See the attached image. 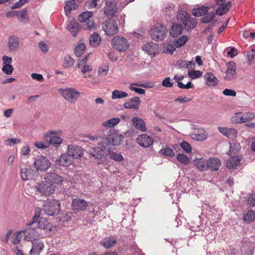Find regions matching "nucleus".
<instances>
[{
	"instance_id": "nucleus-1",
	"label": "nucleus",
	"mask_w": 255,
	"mask_h": 255,
	"mask_svg": "<svg viewBox=\"0 0 255 255\" xmlns=\"http://www.w3.org/2000/svg\"><path fill=\"white\" fill-rule=\"evenodd\" d=\"M177 19L178 21L182 22L184 28L187 31H191L194 29L197 24V20L190 16V15L183 10H179L177 14Z\"/></svg>"
},
{
	"instance_id": "nucleus-2",
	"label": "nucleus",
	"mask_w": 255,
	"mask_h": 255,
	"mask_svg": "<svg viewBox=\"0 0 255 255\" xmlns=\"http://www.w3.org/2000/svg\"><path fill=\"white\" fill-rule=\"evenodd\" d=\"M42 210L48 216L57 215L61 210L60 202L55 199L48 200L44 202Z\"/></svg>"
},
{
	"instance_id": "nucleus-3",
	"label": "nucleus",
	"mask_w": 255,
	"mask_h": 255,
	"mask_svg": "<svg viewBox=\"0 0 255 255\" xmlns=\"http://www.w3.org/2000/svg\"><path fill=\"white\" fill-rule=\"evenodd\" d=\"M59 92L64 99L71 104H75L80 95L79 92L72 88L60 89Z\"/></svg>"
},
{
	"instance_id": "nucleus-4",
	"label": "nucleus",
	"mask_w": 255,
	"mask_h": 255,
	"mask_svg": "<svg viewBox=\"0 0 255 255\" xmlns=\"http://www.w3.org/2000/svg\"><path fill=\"white\" fill-rule=\"evenodd\" d=\"M113 48L120 52L126 51L129 47V43L128 40L120 36H116L113 37L111 41Z\"/></svg>"
},
{
	"instance_id": "nucleus-5",
	"label": "nucleus",
	"mask_w": 255,
	"mask_h": 255,
	"mask_svg": "<svg viewBox=\"0 0 255 255\" xmlns=\"http://www.w3.org/2000/svg\"><path fill=\"white\" fill-rule=\"evenodd\" d=\"M102 29L108 36H111L118 32L119 27L115 19L109 18L102 23Z\"/></svg>"
},
{
	"instance_id": "nucleus-6",
	"label": "nucleus",
	"mask_w": 255,
	"mask_h": 255,
	"mask_svg": "<svg viewBox=\"0 0 255 255\" xmlns=\"http://www.w3.org/2000/svg\"><path fill=\"white\" fill-rule=\"evenodd\" d=\"M166 33V27L161 24H157L150 32L152 39L156 41L162 40L165 37Z\"/></svg>"
},
{
	"instance_id": "nucleus-7",
	"label": "nucleus",
	"mask_w": 255,
	"mask_h": 255,
	"mask_svg": "<svg viewBox=\"0 0 255 255\" xmlns=\"http://www.w3.org/2000/svg\"><path fill=\"white\" fill-rule=\"evenodd\" d=\"M33 164L37 171H45L51 166L49 160L43 155L37 156Z\"/></svg>"
},
{
	"instance_id": "nucleus-8",
	"label": "nucleus",
	"mask_w": 255,
	"mask_h": 255,
	"mask_svg": "<svg viewBox=\"0 0 255 255\" xmlns=\"http://www.w3.org/2000/svg\"><path fill=\"white\" fill-rule=\"evenodd\" d=\"M45 182L55 186L61 185L63 181V178L54 172L49 171L45 173L44 177Z\"/></svg>"
},
{
	"instance_id": "nucleus-9",
	"label": "nucleus",
	"mask_w": 255,
	"mask_h": 255,
	"mask_svg": "<svg viewBox=\"0 0 255 255\" xmlns=\"http://www.w3.org/2000/svg\"><path fill=\"white\" fill-rule=\"evenodd\" d=\"M88 206L89 204L87 201L83 199L77 198L72 200L71 209L75 213L83 212L87 209Z\"/></svg>"
},
{
	"instance_id": "nucleus-10",
	"label": "nucleus",
	"mask_w": 255,
	"mask_h": 255,
	"mask_svg": "<svg viewBox=\"0 0 255 255\" xmlns=\"http://www.w3.org/2000/svg\"><path fill=\"white\" fill-rule=\"evenodd\" d=\"M36 190L42 195L49 196L54 191V186L47 182L37 184Z\"/></svg>"
},
{
	"instance_id": "nucleus-11",
	"label": "nucleus",
	"mask_w": 255,
	"mask_h": 255,
	"mask_svg": "<svg viewBox=\"0 0 255 255\" xmlns=\"http://www.w3.org/2000/svg\"><path fill=\"white\" fill-rule=\"evenodd\" d=\"M20 175L23 181L30 180L35 177V171L30 166L20 165Z\"/></svg>"
},
{
	"instance_id": "nucleus-12",
	"label": "nucleus",
	"mask_w": 255,
	"mask_h": 255,
	"mask_svg": "<svg viewBox=\"0 0 255 255\" xmlns=\"http://www.w3.org/2000/svg\"><path fill=\"white\" fill-rule=\"evenodd\" d=\"M67 153L70 155L72 159L78 158L83 156V150L80 146L69 145Z\"/></svg>"
},
{
	"instance_id": "nucleus-13",
	"label": "nucleus",
	"mask_w": 255,
	"mask_h": 255,
	"mask_svg": "<svg viewBox=\"0 0 255 255\" xmlns=\"http://www.w3.org/2000/svg\"><path fill=\"white\" fill-rule=\"evenodd\" d=\"M227 66L226 76L224 77V79L227 81H231L236 79L237 77L236 63L233 61H230L227 63Z\"/></svg>"
},
{
	"instance_id": "nucleus-14",
	"label": "nucleus",
	"mask_w": 255,
	"mask_h": 255,
	"mask_svg": "<svg viewBox=\"0 0 255 255\" xmlns=\"http://www.w3.org/2000/svg\"><path fill=\"white\" fill-rule=\"evenodd\" d=\"M136 141L141 146L146 148L153 144V139L146 134H142L137 137Z\"/></svg>"
},
{
	"instance_id": "nucleus-15",
	"label": "nucleus",
	"mask_w": 255,
	"mask_h": 255,
	"mask_svg": "<svg viewBox=\"0 0 255 255\" xmlns=\"http://www.w3.org/2000/svg\"><path fill=\"white\" fill-rule=\"evenodd\" d=\"M24 234V239L28 241L36 240V238L39 237L38 229L33 226L25 230Z\"/></svg>"
},
{
	"instance_id": "nucleus-16",
	"label": "nucleus",
	"mask_w": 255,
	"mask_h": 255,
	"mask_svg": "<svg viewBox=\"0 0 255 255\" xmlns=\"http://www.w3.org/2000/svg\"><path fill=\"white\" fill-rule=\"evenodd\" d=\"M117 9L116 3L108 1L104 8V13L108 17H114L117 12Z\"/></svg>"
},
{
	"instance_id": "nucleus-17",
	"label": "nucleus",
	"mask_w": 255,
	"mask_h": 255,
	"mask_svg": "<svg viewBox=\"0 0 255 255\" xmlns=\"http://www.w3.org/2000/svg\"><path fill=\"white\" fill-rule=\"evenodd\" d=\"M82 0H69L66 2L64 7V11L67 16L70 14L72 10H75L78 8L79 4Z\"/></svg>"
},
{
	"instance_id": "nucleus-18",
	"label": "nucleus",
	"mask_w": 255,
	"mask_h": 255,
	"mask_svg": "<svg viewBox=\"0 0 255 255\" xmlns=\"http://www.w3.org/2000/svg\"><path fill=\"white\" fill-rule=\"evenodd\" d=\"M32 248L30 251V255H39L42 251L44 247V244L40 240H35L31 241Z\"/></svg>"
},
{
	"instance_id": "nucleus-19",
	"label": "nucleus",
	"mask_w": 255,
	"mask_h": 255,
	"mask_svg": "<svg viewBox=\"0 0 255 255\" xmlns=\"http://www.w3.org/2000/svg\"><path fill=\"white\" fill-rule=\"evenodd\" d=\"M207 137V134L203 128H193L192 138L198 141H203Z\"/></svg>"
},
{
	"instance_id": "nucleus-20",
	"label": "nucleus",
	"mask_w": 255,
	"mask_h": 255,
	"mask_svg": "<svg viewBox=\"0 0 255 255\" xmlns=\"http://www.w3.org/2000/svg\"><path fill=\"white\" fill-rule=\"evenodd\" d=\"M141 101L137 97L131 98L128 101L124 104V106L126 109H139Z\"/></svg>"
},
{
	"instance_id": "nucleus-21",
	"label": "nucleus",
	"mask_w": 255,
	"mask_h": 255,
	"mask_svg": "<svg viewBox=\"0 0 255 255\" xmlns=\"http://www.w3.org/2000/svg\"><path fill=\"white\" fill-rule=\"evenodd\" d=\"M117 242V239L113 236H109L104 239L100 242V244L105 249H109L115 246Z\"/></svg>"
},
{
	"instance_id": "nucleus-22",
	"label": "nucleus",
	"mask_w": 255,
	"mask_h": 255,
	"mask_svg": "<svg viewBox=\"0 0 255 255\" xmlns=\"http://www.w3.org/2000/svg\"><path fill=\"white\" fill-rule=\"evenodd\" d=\"M44 138L46 141H48L49 145L51 144L55 147L58 146V145L62 143L63 140L62 138L59 136L54 135L51 136L48 134H44Z\"/></svg>"
},
{
	"instance_id": "nucleus-23",
	"label": "nucleus",
	"mask_w": 255,
	"mask_h": 255,
	"mask_svg": "<svg viewBox=\"0 0 255 255\" xmlns=\"http://www.w3.org/2000/svg\"><path fill=\"white\" fill-rule=\"evenodd\" d=\"M131 121L134 127L137 129L141 131H145L146 130V124L145 122L141 118L138 117H133L131 119Z\"/></svg>"
},
{
	"instance_id": "nucleus-24",
	"label": "nucleus",
	"mask_w": 255,
	"mask_h": 255,
	"mask_svg": "<svg viewBox=\"0 0 255 255\" xmlns=\"http://www.w3.org/2000/svg\"><path fill=\"white\" fill-rule=\"evenodd\" d=\"M183 30V26L180 23H174L172 24L170 30V35L173 37L180 35Z\"/></svg>"
},
{
	"instance_id": "nucleus-25",
	"label": "nucleus",
	"mask_w": 255,
	"mask_h": 255,
	"mask_svg": "<svg viewBox=\"0 0 255 255\" xmlns=\"http://www.w3.org/2000/svg\"><path fill=\"white\" fill-rule=\"evenodd\" d=\"M72 159L70 155L66 153L61 154L60 157L56 159V163L60 166H67L71 163Z\"/></svg>"
},
{
	"instance_id": "nucleus-26",
	"label": "nucleus",
	"mask_w": 255,
	"mask_h": 255,
	"mask_svg": "<svg viewBox=\"0 0 255 255\" xmlns=\"http://www.w3.org/2000/svg\"><path fill=\"white\" fill-rule=\"evenodd\" d=\"M204 78L206 81L207 85L211 86H215L218 83V80L211 72H207L204 75Z\"/></svg>"
},
{
	"instance_id": "nucleus-27",
	"label": "nucleus",
	"mask_w": 255,
	"mask_h": 255,
	"mask_svg": "<svg viewBox=\"0 0 255 255\" xmlns=\"http://www.w3.org/2000/svg\"><path fill=\"white\" fill-rule=\"evenodd\" d=\"M158 49V45L153 42H149L146 43L142 47V49L149 55H155V54L157 52Z\"/></svg>"
},
{
	"instance_id": "nucleus-28",
	"label": "nucleus",
	"mask_w": 255,
	"mask_h": 255,
	"mask_svg": "<svg viewBox=\"0 0 255 255\" xmlns=\"http://www.w3.org/2000/svg\"><path fill=\"white\" fill-rule=\"evenodd\" d=\"M8 47L10 52L15 51L18 49L19 46V40L18 38L11 36L8 39Z\"/></svg>"
},
{
	"instance_id": "nucleus-29",
	"label": "nucleus",
	"mask_w": 255,
	"mask_h": 255,
	"mask_svg": "<svg viewBox=\"0 0 255 255\" xmlns=\"http://www.w3.org/2000/svg\"><path fill=\"white\" fill-rule=\"evenodd\" d=\"M207 169H211L213 171L217 170L220 165L221 162L218 158H211L207 160Z\"/></svg>"
},
{
	"instance_id": "nucleus-30",
	"label": "nucleus",
	"mask_w": 255,
	"mask_h": 255,
	"mask_svg": "<svg viewBox=\"0 0 255 255\" xmlns=\"http://www.w3.org/2000/svg\"><path fill=\"white\" fill-rule=\"evenodd\" d=\"M114 139L112 137V135H109L106 137H101L99 136V141L97 142L98 145H100L103 147L112 145H113Z\"/></svg>"
},
{
	"instance_id": "nucleus-31",
	"label": "nucleus",
	"mask_w": 255,
	"mask_h": 255,
	"mask_svg": "<svg viewBox=\"0 0 255 255\" xmlns=\"http://www.w3.org/2000/svg\"><path fill=\"white\" fill-rule=\"evenodd\" d=\"M217 4H220V7L216 10V14L219 15H222L226 13L231 7V2L230 1L227 2L226 3H218L217 2Z\"/></svg>"
},
{
	"instance_id": "nucleus-32",
	"label": "nucleus",
	"mask_w": 255,
	"mask_h": 255,
	"mask_svg": "<svg viewBox=\"0 0 255 255\" xmlns=\"http://www.w3.org/2000/svg\"><path fill=\"white\" fill-rule=\"evenodd\" d=\"M89 40L90 45L96 47L101 43V37L98 33L94 32L90 36Z\"/></svg>"
},
{
	"instance_id": "nucleus-33",
	"label": "nucleus",
	"mask_w": 255,
	"mask_h": 255,
	"mask_svg": "<svg viewBox=\"0 0 255 255\" xmlns=\"http://www.w3.org/2000/svg\"><path fill=\"white\" fill-rule=\"evenodd\" d=\"M194 164L200 171H205L207 169V161L203 158L195 159Z\"/></svg>"
},
{
	"instance_id": "nucleus-34",
	"label": "nucleus",
	"mask_w": 255,
	"mask_h": 255,
	"mask_svg": "<svg viewBox=\"0 0 255 255\" xmlns=\"http://www.w3.org/2000/svg\"><path fill=\"white\" fill-rule=\"evenodd\" d=\"M240 163V158L238 156H232L227 161V167L232 169L238 166Z\"/></svg>"
},
{
	"instance_id": "nucleus-35",
	"label": "nucleus",
	"mask_w": 255,
	"mask_h": 255,
	"mask_svg": "<svg viewBox=\"0 0 255 255\" xmlns=\"http://www.w3.org/2000/svg\"><path fill=\"white\" fill-rule=\"evenodd\" d=\"M90 154L95 158L101 159L103 155V150L100 147H92L89 150Z\"/></svg>"
},
{
	"instance_id": "nucleus-36",
	"label": "nucleus",
	"mask_w": 255,
	"mask_h": 255,
	"mask_svg": "<svg viewBox=\"0 0 255 255\" xmlns=\"http://www.w3.org/2000/svg\"><path fill=\"white\" fill-rule=\"evenodd\" d=\"M208 10L209 7L206 6L194 8L192 10V14L195 16H201L205 15Z\"/></svg>"
},
{
	"instance_id": "nucleus-37",
	"label": "nucleus",
	"mask_w": 255,
	"mask_h": 255,
	"mask_svg": "<svg viewBox=\"0 0 255 255\" xmlns=\"http://www.w3.org/2000/svg\"><path fill=\"white\" fill-rule=\"evenodd\" d=\"M78 28V24L75 20L70 21L67 25V28L72 33L74 36H76Z\"/></svg>"
},
{
	"instance_id": "nucleus-38",
	"label": "nucleus",
	"mask_w": 255,
	"mask_h": 255,
	"mask_svg": "<svg viewBox=\"0 0 255 255\" xmlns=\"http://www.w3.org/2000/svg\"><path fill=\"white\" fill-rule=\"evenodd\" d=\"M16 15L20 21L27 22L29 20V17L27 15V10L25 8L16 13Z\"/></svg>"
},
{
	"instance_id": "nucleus-39",
	"label": "nucleus",
	"mask_w": 255,
	"mask_h": 255,
	"mask_svg": "<svg viewBox=\"0 0 255 255\" xmlns=\"http://www.w3.org/2000/svg\"><path fill=\"white\" fill-rule=\"evenodd\" d=\"M75 62V60L69 55L64 56L63 59V66L65 68L71 67Z\"/></svg>"
},
{
	"instance_id": "nucleus-40",
	"label": "nucleus",
	"mask_w": 255,
	"mask_h": 255,
	"mask_svg": "<svg viewBox=\"0 0 255 255\" xmlns=\"http://www.w3.org/2000/svg\"><path fill=\"white\" fill-rule=\"evenodd\" d=\"M159 153L166 156L172 157L174 155L175 153L173 149L170 147H166V148H161Z\"/></svg>"
},
{
	"instance_id": "nucleus-41",
	"label": "nucleus",
	"mask_w": 255,
	"mask_h": 255,
	"mask_svg": "<svg viewBox=\"0 0 255 255\" xmlns=\"http://www.w3.org/2000/svg\"><path fill=\"white\" fill-rule=\"evenodd\" d=\"M93 13L91 11H85L80 14L79 16L78 20L80 22H86L89 18H91Z\"/></svg>"
},
{
	"instance_id": "nucleus-42",
	"label": "nucleus",
	"mask_w": 255,
	"mask_h": 255,
	"mask_svg": "<svg viewBox=\"0 0 255 255\" xmlns=\"http://www.w3.org/2000/svg\"><path fill=\"white\" fill-rule=\"evenodd\" d=\"M86 49V46L84 43H79L75 48L74 53L76 56L79 57L82 55Z\"/></svg>"
},
{
	"instance_id": "nucleus-43",
	"label": "nucleus",
	"mask_w": 255,
	"mask_h": 255,
	"mask_svg": "<svg viewBox=\"0 0 255 255\" xmlns=\"http://www.w3.org/2000/svg\"><path fill=\"white\" fill-rule=\"evenodd\" d=\"M128 96V94L125 92L119 91L118 90H115L112 92V98L113 99H116L118 98L121 99L123 98L127 97Z\"/></svg>"
},
{
	"instance_id": "nucleus-44",
	"label": "nucleus",
	"mask_w": 255,
	"mask_h": 255,
	"mask_svg": "<svg viewBox=\"0 0 255 255\" xmlns=\"http://www.w3.org/2000/svg\"><path fill=\"white\" fill-rule=\"evenodd\" d=\"M120 121V119L118 118H114L111 119L103 124V126L109 128H112L117 125Z\"/></svg>"
},
{
	"instance_id": "nucleus-45",
	"label": "nucleus",
	"mask_w": 255,
	"mask_h": 255,
	"mask_svg": "<svg viewBox=\"0 0 255 255\" xmlns=\"http://www.w3.org/2000/svg\"><path fill=\"white\" fill-rule=\"evenodd\" d=\"M240 149V144L238 143H230V150L229 151V154L232 155L235 154L237 152L239 151Z\"/></svg>"
},
{
	"instance_id": "nucleus-46",
	"label": "nucleus",
	"mask_w": 255,
	"mask_h": 255,
	"mask_svg": "<svg viewBox=\"0 0 255 255\" xmlns=\"http://www.w3.org/2000/svg\"><path fill=\"white\" fill-rule=\"evenodd\" d=\"M255 219V212L253 210H249L245 215L244 220L246 222H252Z\"/></svg>"
},
{
	"instance_id": "nucleus-47",
	"label": "nucleus",
	"mask_w": 255,
	"mask_h": 255,
	"mask_svg": "<svg viewBox=\"0 0 255 255\" xmlns=\"http://www.w3.org/2000/svg\"><path fill=\"white\" fill-rule=\"evenodd\" d=\"M187 40L188 38L186 36H182L180 38L174 41V44L176 47L179 48L183 46L186 43Z\"/></svg>"
},
{
	"instance_id": "nucleus-48",
	"label": "nucleus",
	"mask_w": 255,
	"mask_h": 255,
	"mask_svg": "<svg viewBox=\"0 0 255 255\" xmlns=\"http://www.w3.org/2000/svg\"><path fill=\"white\" fill-rule=\"evenodd\" d=\"M177 160L181 163L187 165L190 163V159L188 157L182 153H179L177 155Z\"/></svg>"
},
{
	"instance_id": "nucleus-49",
	"label": "nucleus",
	"mask_w": 255,
	"mask_h": 255,
	"mask_svg": "<svg viewBox=\"0 0 255 255\" xmlns=\"http://www.w3.org/2000/svg\"><path fill=\"white\" fill-rule=\"evenodd\" d=\"M255 117V114L251 112L243 114V115L241 117V119L243 120V123H245L252 120Z\"/></svg>"
},
{
	"instance_id": "nucleus-50",
	"label": "nucleus",
	"mask_w": 255,
	"mask_h": 255,
	"mask_svg": "<svg viewBox=\"0 0 255 255\" xmlns=\"http://www.w3.org/2000/svg\"><path fill=\"white\" fill-rule=\"evenodd\" d=\"M112 137L114 139V142H113V145H120L124 138V136L122 134H113Z\"/></svg>"
},
{
	"instance_id": "nucleus-51",
	"label": "nucleus",
	"mask_w": 255,
	"mask_h": 255,
	"mask_svg": "<svg viewBox=\"0 0 255 255\" xmlns=\"http://www.w3.org/2000/svg\"><path fill=\"white\" fill-rule=\"evenodd\" d=\"M215 13L214 11L208 13L206 16L202 17L201 22L203 23H207L213 20L215 17Z\"/></svg>"
},
{
	"instance_id": "nucleus-52",
	"label": "nucleus",
	"mask_w": 255,
	"mask_h": 255,
	"mask_svg": "<svg viewBox=\"0 0 255 255\" xmlns=\"http://www.w3.org/2000/svg\"><path fill=\"white\" fill-rule=\"evenodd\" d=\"M202 72L197 70V71H189L188 72V75L190 77H191L193 79H195L198 78H200L202 75Z\"/></svg>"
},
{
	"instance_id": "nucleus-53",
	"label": "nucleus",
	"mask_w": 255,
	"mask_h": 255,
	"mask_svg": "<svg viewBox=\"0 0 255 255\" xmlns=\"http://www.w3.org/2000/svg\"><path fill=\"white\" fill-rule=\"evenodd\" d=\"M13 67L10 64H4L2 67V71L7 75H10L13 71Z\"/></svg>"
},
{
	"instance_id": "nucleus-54",
	"label": "nucleus",
	"mask_w": 255,
	"mask_h": 255,
	"mask_svg": "<svg viewBox=\"0 0 255 255\" xmlns=\"http://www.w3.org/2000/svg\"><path fill=\"white\" fill-rule=\"evenodd\" d=\"M47 221L43 218H40L38 221L36 223L35 226H33L34 228H37V229H45L46 227Z\"/></svg>"
},
{
	"instance_id": "nucleus-55",
	"label": "nucleus",
	"mask_w": 255,
	"mask_h": 255,
	"mask_svg": "<svg viewBox=\"0 0 255 255\" xmlns=\"http://www.w3.org/2000/svg\"><path fill=\"white\" fill-rule=\"evenodd\" d=\"M175 47L174 43H167L164 49V52L166 53L172 54L175 50Z\"/></svg>"
},
{
	"instance_id": "nucleus-56",
	"label": "nucleus",
	"mask_w": 255,
	"mask_h": 255,
	"mask_svg": "<svg viewBox=\"0 0 255 255\" xmlns=\"http://www.w3.org/2000/svg\"><path fill=\"white\" fill-rule=\"evenodd\" d=\"M237 134L238 132L236 129L233 128H228L226 136L229 138H232L236 137Z\"/></svg>"
},
{
	"instance_id": "nucleus-57",
	"label": "nucleus",
	"mask_w": 255,
	"mask_h": 255,
	"mask_svg": "<svg viewBox=\"0 0 255 255\" xmlns=\"http://www.w3.org/2000/svg\"><path fill=\"white\" fill-rule=\"evenodd\" d=\"M109 157L111 159L119 162L122 161L124 159L123 156L121 154L116 152L111 153L109 155Z\"/></svg>"
},
{
	"instance_id": "nucleus-58",
	"label": "nucleus",
	"mask_w": 255,
	"mask_h": 255,
	"mask_svg": "<svg viewBox=\"0 0 255 255\" xmlns=\"http://www.w3.org/2000/svg\"><path fill=\"white\" fill-rule=\"evenodd\" d=\"M135 84H138L136 83L131 84L129 86V89L131 90V91H135L136 93L138 94L142 95L144 94L145 92V90L143 89L134 87L133 86H135Z\"/></svg>"
},
{
	"instance_id": "nucleus-59",
	"label": "nucleus",
	"mask_w": 255,
	"mask_h": 255,
	"mask_svg": "<svg viewBox=\"0 0 255 255\" xmlns=\"http://www.w3.org/2000/svg\"><path fill=\"white\" fill-rule=\"evenodd\" d=\"M182 148L187 153H190L192 151L191 145L187 142L184 141L180 144Z\"/></svg>"
},
{
	"instance_id": "nucleus-60",
	"label": "nucleus",
	"mask_w": 255,
	"mask_h": 255,
	"mask_svg": "<svg viewBox=\"0 0 255 255\" xmlns=\"http://www.w3.org/2000/svg\"><path fill=\"white\" fill-rule=\"evenodd\" d=\"M162 85L164 87L171 88L173 87V83L170 81V78L169 77H166L163 80Z\"/></svg>"
},
{
	"instance_id": "nucleus-61",
	"label": "nucleus",
	"mask_w": 255,
	"mask_h": 255,
	"mask_svg": "<svg viewBox=\"0 0 255 255\" xmlns=\"http://www.w3.org/2000/svg\"><path fill=\"white\" fill-rule=\"evenodd\" d=\"M99 0H89L86 3V6L88 9L95 8L97 5V2Z\"/></svg>"
},
{
	"instance_id": "nucleus-62",
	"label": "nucleus",
	"mask_w": 255,
	"mask_h": 255,
	"mask_svg": "<svg viewBox=\"0 0 255 255\" xmlns=\"http://www.w3.org/2000/svg\"><path fill=\"white\" fill-rule=\"evenodd\" d=\"M13 238L11 241V243L13 244H16L19 243L21 239V237L20 236V233L16 232L14 234H13L12 236Z\"/></svg>"
},
{
	"instance_id": "nucleus-63",
	"label": "nucleus",
	"mask_w": 255,
	"mask_h": 255,
	"mask_svg": "<svg viewBox=\"0 0 255 255\" xmlns=\"http://www.w3.org/2000/svg\"><path fill=\"white\" fill-rule=\"evenodd\" d=\"M223 94L225 96L232 97H235L237 95V93L235 91L230 89H225L223 92Z\"/></svg>"
},
{
	"instance_id": "nucleus-64",
	"label": "nucleus",
	"mask_w": 255,
	"mask_h": 255,
	"mask_svg": "<svg viewBox=\"0 0 255 255\" xmlns=\"http://www.w3.org/2000/svg\"><path fill=\"white\" fill-rule=\"evenodd\" d=\"M34 145L36 147L39 149H45L46 148L49 146V143L48 141L45 143H42L41 142L36 141L34 143Z\"/></svg>"
}]
</instances>
